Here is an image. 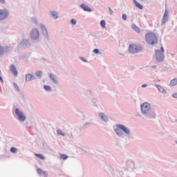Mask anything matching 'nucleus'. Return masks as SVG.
Returning a JSON list of instances; mask_svg holds the SVG:
<instances>
[{
  "mask_svg": "<svg viewBox=\"0 0 177 177\" xmlns=\"http://www.w3.org/2000/svg\"><path fill=\"white\" fill-rule=\"evenodd\" d=\"M132 28L133 30H134V31H136V32H138V33L140 32V29L136 25L133 24Z\"/></svg>",
  "mask_w": 177,
  "mask_h": 177,
  "instance_id": "obj_28",
  "label": "nucleus"
},
{
  "mask_svg": "<svg viewBox=\"0 0 177 177\" xmlns=\"http://www.w3.org/2000/svg\"><path fill=\"white\" fill-rule=\"evenodd\" d=\"M106 171L107 174L112 175V176H115V175H124L122 171H120L117 167H106Z\"/></svg>",
  "mask_w": 177,
  "mask_h": 177,
  "instance_id": "obj_4",
  "label": "nucleus"
},
{
  "mask_svg": "<svg viewBox=\"0 0 177 177\" xmlns=\"http://www.w3.org/2000/svg\"><path fill=\"white\" fill-rule=\"evenodd\" d=\"M143 50V47L142 46H138L135 44H130L129 46V52L131 55H136L140 53Z\"/></svg>",
  "mask_w": 177,
  "mask_h": 177,
  "instance_id": "obj_3",
  "label": "nucleus"
},
{
  "mask_svg": "<svg viewBox=\"0 0 177 177\" xmlns=\"http://www.w3.org/2000/svg\"><path fill=\"white\" fill-rule=\"evenodd\" d=\"M44 89H45L46 92H52V87L49 85H44Z\"/></svg>",
  "mask_w": 177,
  "mask_h": 177,
  "instance_id": "obj_27",
  "label": "nucleus"
},
{
  "mask_svg": "<svg viewBox=\"0 0 177 177\" xmlns=\"http://www.w3.org/2000/svg\"><path fill=\"white\" fill-rule=\"evenodd\" d=\"M10 71L14 77H17L19 75V71H17V68L15 64H11L9 66Z\"/></svg>",
  "mask_w": 177,
  "mask_h": 177,
  "instance_id": "obj_12",
  "label": "nucleus"
},
{
  "mask_svg": "<svg viewBox=\"0 0 177 177\" xmlns=\"http://www.w3.org/2000/svg\"><path fill=\"white\" fill-rule=\"evenodd\" d=\"M147 86H149L148 84H142V85L141 86V88H147Z\"/></svg>",
  "mask_w": 177,
  "mask_h": 177,
  "instance_id": "obj_43",
  "label": "nucleus"
},
{
  "mask_svg": "<svg viewBox=\"0 0 177 177\" xmlns=\"http://www.w3.org/2000/svg\"><path fill=\"white\" fill-rule=\"evenodd\" d=\"M146 39L148 44H150V45L157 44V36H156L154 33H147L146 35Z\"/></svg>",
  "mask_w": 177,
  "mask_h": 177,
  "instance_id": "obj_7",
  "label": "nucleus"
},
{
  "mask_svg": "<svg viewBox=\"0 0 177 177\" xmlns=\"http://www.w3.org/2000/svg\"><path fill=\"white\" fill-rule=\"evenodd\" d=\"M36 157L40 158L41 160H45V156L41 153H35Z\"/></svg>",
  "mask_w": 177,
  "mask_h": 177,
  "instance_id": "obj_31",
  "label": "nucleus"
},
{
  "mask_svg": "<svg viewBox=\"0 0 177 177\" xmlns=\"http://www.w3.org/2000/svg\"><path fill=\"white\" fill-rule=\"evenodd\" d=\"M133 160L131 159H127L125 162V165L127 168H129L130 169H132L133 168Z\"/></svg>",
  "mask_w": 177,
  "mask_h": 177,
  "instance_id": "obj_16",
  "label": "nucleus"
},
{
  "mask_svg": "<svg viewBox=\"0 0 177 177\" xmlns=\"http://www.w3.org/2000/svg\"><path fill=\"white\" fill-rule=\"evenodd\" d=\"M113 131L118 136V138H124L127 136L128 139L131 138V135H132V131L129 127L121 124H116L113 126Z\"/></svg>",
  "mask_w": 177,
  "mask_h": 177,
  "instance_id": "obj_2",
  "label": "nucleus"
},
{
  "mask_svg": "<svg viewBox=\"0 0 177 177\" xmlns=\"http://www.w3.org/2000/svg\"><path fill=\"white\" fill-rule=\"evenodd\" d=\"M140 113L138 116L142 120H154L157 117L156 111L151 109V104L149 102L141 104Z\"/></svg>",
  "mask_w": 177,
  "mask_h": 177,
  "instance_id": "obj_1",
  "label": "nucleus"
},
{
  "mask_svg": "<svg viewBox=\"0 0 177 177\" xmlns=\"http://www.w3.org/2000/svg\"><path fill=\"white\" fill-rule=\"evenodd\" d=\"M34 80H37V77L31 73H27L25 75V81L26 82H30V81H34Z\"/></svg>",
  "mask_w": 177,
  "mask_h": 177,
  "instance_id": "obj_14",
  "label": "nucleus"
},
{
  "mask_svg": "<svg viewBox=\"0 0 177 177\" xmlns=\"http://www.w3.org/2000/svg\"><path fill=\"white\" fill-rule=\"evenodd\" d=\"M100 26L102 27V28H106V21L102 20L100 21Z\"/></svg>",
  "mask_w": 177,
  "mask_h": 177,
  "instance_id": "obj_33",
  "label": "nucleus"
},
{
  "mask_svg": "<svg viewBox=\"0 0 177 177\" xmlns=\"http://www.w3.org/2000/svg\"><path fill=\"white\" fill-rule=\"evenodd\" d=\"M39 30L37 28H33L30 32V39L32 41H38L39 39Z\"/></svg>",
  "mask_w": 177,
  "mask_h": 177,
  "instance_id": "obj_6",
  "label": "nucleus"
},
{
  "mask_svg": "<svg viewBox=\"0 0 177 177\" xmlns=\"http://www.w3.org/2000/svg\"><path fill=\"white\" fill-rule=\"evenodd\" d=\"M157 67L156 65L152 66V68H156Z\"/></svg>",
  "mask_w": 177,
  "mask_h": 177,
  "instance_id": "obj_51",
  "label": "nucleus"
},
{
  "mask_svg": "<svg viewBox=\"0 0 177 177\" xmlns=\"http://www.w3.org/2000/svg\"><path fill=\"white\" fill-rule=\"evenodd\" d=\"M24 60L25 62H28V58H24Z\"/></svg>",
  "mask_w": 177,
  "mask_h": 177,
  "instance_id": "obj_48",
  "label": "nucleus"
},
{
  "mask_svg": "<svg viewBox=\"0 0 177 177\" xmlns=\"http://www.w3.org/2000/svg\"><path fill=\"white\" fill-rule=\"evenodd\" d=\"M3 53V48H2V46H0V55Z\"/></svg>",
  "mask_w": 177,
  "mask_h": 177,
  "instance_id": "obj_42",
  "label": "nucleus"
},
{
  "mask_svg": "<svg viewBox=\"0 0 177 177\" xmlns=\"http://www.w3.org/2000/svg\"><path fill=\"white\" fill-rule=\"evenodd\" d=\"M92 124V122H86V123H85L84 125H83V127H88V126H89V125H91Z\"/></svg>",
  "mask_w": 177,
  "mask_h": 177,
  "instance_id": "obj_39",
  "label": "nucleus"
},
{
  "mask_svg": "<svg viewBox=\"0 0 177 177\" xmlns=\"http://www.w3.org/2000/svg\"><path fill=\"white\" fill-rule=\"evenodd\" d=\"M68 158V156L66 154H62L60 156V160H67Z\"/></svg>",
  "mask_w": 177,
  "mask_h": 177,
  "instance_id": "obj_34",
  "label": "nucleus"
},
{
  "mask_svg": "<svg viewBox=\"0 0 177 177\" xmlns=\"http://www.w3.org/2000/svg\"><path fill=\"white\" fill-rule=\"evenodd\" d=\"M13 85H14V88H15V89H17V91H20V88H19V85H17V84L16 83H13Z\"/></svg>",
  "mask_w": 177,
  "mask_h": 177,
  "instance_id": "obj_37",
  "label": "nucleus"
},
{
  "mask_svg": "<svg viewBox=\"0 0 177 177\" xmlns=\"http://www.w3.org/2000/svg\"><path fill=\"white\" fill-rule=\"evenodd\" d=\"M80 8H82L84 12H92V8L85 3L81 4Z\"/></svg>",
  "mask_w": 177,
  "mask_h": 177,
  "instance_id": "obj_20",
  "label": "nucleus"
},
{
  "mask_svg": "<svg viewBox=\"0 0 177 177\" xmlns=\"http://www.w3.org/2000/svg\"><path fill=\"white\" fill-rule=\"evenodd\" d=\"M134 102L136 103V100H134Z\"/></svg>",
  "mask_w": 177,
  "mask_h": 177,
  "instance_id": "obj_52",
  "label": "nucleus"
},
{
  "mask_svg": "<svg viewBox=\"0 0 177 177\" xmlns=\"http://www.w3.org/2000/svg\"><path fill=\"white\" fill-rule=\"evenodd\" d=\"M1 3H5V0H0Z\"/></svg>",
  "mask_w": 177,
  "mask_h": 177,
  "instance_id": "obj_47",
  "label": "nucleus"
},
{
  "mask_svg": "<svg viewBox=\"0 0 177 177\" xmlns=\"http://www.w3.org/2000/svg\"><path fill=\"white\" fill-rule=\"evenodd\" d=\"M43 175H44L45 177H48V172L43 171Z\"/></svg>",
  "mask_w": 177,
  "mask_h": 177,
  "instance_id": "obj_44",
  "label": "nucleus"
},
{
  "mask_svg": "<svg viewBox=\"0 0 177 177\" xmlns=\"http://www.w3.org/2000/svg\"><path fill=\"white\" fill-rule=\"evenodd\" d=\"M82 150H83V151H86L88 150V148L84 147Z\"/></svg>",
  "mask_w": 177,
  "mask_h": 177,
  "instance_id": "obj_45",
  "label": "nucleus"
},
{
  "mask_svg": "<svg viewBox=\"0 0 177 177\" xmlns=\"http://www.w3.org/2000/svg\"><path fill=\"white\" fill-rule=\"evenodd\" d=\"M71 24H72V26H75L77 24V19H72L71 20Z\"/></svg>",
  "mask_w": 177,
  "mask_h": 177,
  "instance_id": "obj_35",
  "label": "nucleus"
},
{
  "mask_svg": "<svg viewBox=\"0 0 177 177\" xmlns=\"http://www.w3.org/2000/svg\"><path fill=\"white\" fill-rule=\"evenodd\" d=\"M10 151L11 153H13L14 154H16L17 153V151H19V149H17V148H16V147H11L10 149Z\"/></svg>",
  "mask_w": 177,
  "mask_h": 177,
  "instance_id": "obj_29",
  "label": "nucleus"
},
{
  "mask_svg": "<svg viewBox=\"0 0 177 177\" xmlns=\"http://www.w3.org/2000/svg\"><path fill=\"white\" fill-rule=\"evenodd\" d=\"M31 23L35 24V26H38V19L37 17H32L30 19Z\"/></svg>",
  "mask_w": 177,
  "mask_h": 177,
  "instance_id": "obj_25",
  "label": "nucleus"
},
{
  "mask_svg": "<svg viewBox=\"0 0 177 177\" xmlns=\"http://www.w3.org/2000/svg\"><path fill=\"white\" fill-rule=\"evenodd\" d=\"M0 81H1V82H3V80L2 79V77L0 75Z\"/></svg>",
  "mask_w": 177,
  "mask_h": 177,
  "instance_id": "obj_49",
  "label": "nucleus"
},
{
  "mask_svg": "<svg viewBox=\"0 0 177 177\" xmlns=\"http://www.w3.org/2000/svg\"><path fill=\"white\" fill-rule=\"evenodd\" d=\"M70 139H73V134H71V136H69Z\"/></svg>",
  "mask_w": 177,
  "mask_h": 177,
  "instance_id": "obj_50",
  "label": "nucleus"
},
{
  "mask_svg": "<svg viewBox=\"0 0 177 177\" xmlns=\"http://www.w3.org/2000/svg\"><path fill=\"white\" fill-rule=\"evenodd\" d=\"M172 97H174V99H177V93H174L172 95Z\"/></svg>",
  "mask_w": 177,
  "mask_h": 177,
  "instance_id": "obj_41",
  "label": "nucleus"
},
{
  "mask_svg": "<svg viewBox=\"0 0 177 177\" xmlns=\"http://www.w3.org/2000/svg\"><path fill=\"white\" fill-rule=\"evenodd\" d=\"M79 59L82 60V62H84V63H88V60L84 57H79Z\"/></svg>",
  "mask_w": 177,
  "mask_h": 177,
  "instance_id": "obj_36",
  "label": "nucleus"
},
{
  "mask_svg": "<svg viewBox=\"0 0 177 177\" xmlns=\"http://www.w3.org/2000/svg\"><path fill=\"white\" fill-rule=\"evenodd\" d=\"M98 116L104 122H109L110 121V119H109V116L103 112L98 113Z\"/></svg>",
  "mask_w": 177,
  "mask_h": 177,
  "instance_id": "obj_13",
  "label": "nucleus"
},
{
  "mask_svg": "<svg viewBox=\"0 0 177 177\" xmlns=\"http://www.w3.org/2000/svg\"><path fill=\"white\" fill-rule=\"evenodd\" d=\"M39 27L41 30L42 31V34L46 39V41H50V37L49 36V33H48V29H46V26L43 24H39Z\"/></svg>",
  "mask_w": 177,
  "mask_h": 177,
  "instance_id": "obj_9",
  "label": "nucleus"
},
{
  "mask_svg": "<svg viewBox=\"0 0 177 177\" xmlns=\"http://www.w3.org/2000/svg\"><path fill=\"white\" fill-rule=\"evenodd\" d=\"M57 135H60L61 136L63 137L66 136V133H63V131H62V130L60 129L57 130Z\"/></svg>",
  "mask_w": 177,
  "mask_h": 177,
  "instance_id": "obj_30",
  "label": "nucleus"
},
{
  "mask_svg": "<svg viewBox=\"0 0 177 177\" xmlns=\"http://www.w3.org/2000/svg\"><path fill=\"white\" fill-rule=\"evenodd\" d=\"M93 53L95 55H102V52H100V50L99 48H95L93 50Z\"/></svg>",
  "mask_w": 177,
  "mask_h": 177,
  "instance_id": "obj_32",
  "label": "nucleus"
},
{
  "mask_svg": "<svg viewBox=\"0 0 177 177\" xmlns=\"http://www.w3.org/2000/svg\"><path fill=\"white\" fill-rule=\"evenodd\" d=\"M31 43L29 39H24L19 44L20 48L26 49V48H31Z\"/></svg>",
  "mask_w": 177,
  "mask_h": 177,
  "instance_id": "obj_10",
  "label": "nucleus"
},
{
  "mask_svg": "<svg viewBox=\"0 0 177 177\" xmlns=\"http://www.w3.org/2000/svg\"><path fill=\"white\" fill-rule=\"evenodd\" d=\"M0 73H1V70H0Z\"/></svg>",
  "mask_w": 177,
  "mask_h": 177,
  "instance_id": "obj_53",
  "label": "nucleus"
},
{
  "mask_svg": "<svg viewBox=\"0 0 177 177\" xmlns=\"http://www.w3.org/2000/svg\"><path fill=\"white\" fill-rule=\"evenodd\" d=\"M177 85V78H174L171 80L169 83L170 88H174V86H176Z\"/></svg>",
  "mask_w": 177,
  "mask_h": 177,
  "instance_id": "obj_22",
  "label": "nucleus"
},
{
  "mask_svg": "<svg viewBox=\"0 0 177 177\" xmlns=\"http://www.w3.org/2000/svg\"><path fill=\"white\" fill-rule=\"evenodd\" d=\"M168 21V10H165L163 18L162 19V24L164 25Z\"/></svg>",
  "mask_w": 177,
  "mask_h": 177,
  "instance_id": "obj_18",
  "label": "nucleus"
},
{
  "mask_svg": "<svg viewBox=\"0 0 177 177\" xmlns=\"http://www.w3.org/2000/svg\"><path fill=\"white\" fill-rule=\"evenodd\" d=\"M15 113L18 118V121L20 122H24L26 120H27V117H26V115H24V113H23L19 108H16Z\"/></svg>",
  "mask_w": 177,
  "mask_h": 177,
  "instance_id": "obj_8",
  "label": "nucleus"
},
{
  "mask_svg": "<svg viewBox=\"0 0 177 177\" xmlns=\"http://www.w3.org/2000/svg\"><path fill=\"white\" fill-rule=\"evenodd\" d=\"M127 15L123 14L122 15V19L124 20V21H127Z\"/></svg>",
  "mask_w": 177,
  "mask_h": 177,
  "instance_id": "obj_38",
  "label": "nucleus"
},
{
  "mask_svg": "<svg viewBox=\"0 0 177 177\" xmlns=\"http://www.w3.org/2000/svg\"><path fill=\"white\" fill-rule=\"evenodd\" d=\"M142 168V165L139 162H133V168H131L132 171H135V169H140Z\"/></svg>",
  "mask_w": 177,
  "mask_h": 177,
  "instance_id": "obj_19",
  "label": "nucleus"
},
{
  "mask_svg": "<svg viewBox=\"0 0 177 177\" xmlns=\"http://www.w3.org/2000/svg\"><path fill=\"white\" fill-rule=\"evenodd\" d=\"M154 86L158 89V92L160 93H163V95H165L167 93V90L162 88L160 84H154Z\"/></svg>",
  "mask_w": 177,
  "mask_h": 177,
  "instance_id": "obj_17",
  "label": "nucleus"
},
{
  "mask_svg": "<svg viewBox=\"0 0 177 177\" xmlns=\"http://www.w3.org/2000/svg\"><path fill=\"white\" fill-rule=\"evenodd\" d=\"M35 74L39 80H41L42 77H44V72L42 71H37Z\"/></svg>",
  "mask_w": 177,
  "mask_h": 177,
  "instance_id": "obj_21",
  "label": "nucleus"
},
{
  "mask_svg": "<svg viewBox=\"0 0 177 177\" xmlns=\"http://www.w3.org/2000/svg\"><path fill=\"white\" fill-rule=\"evenodd\" d=\"M37 172H38L39 174H41V172H42V169H37Z\"/></svg>",
  "mask_w": 177,
  "mask_h": 177,
  "instance_id": "obj_46",
  "label": "nucleus"
},
{
  "mask_svg": "<svg viewBox=\"0 0 177 177\" xmlns=\"http://www.w3.org/2000/svg\"><path fill=\"white\" fill-rule=\"evenodd\" d=\"M109 13L110 15H113L114 13V12L113 11V10L111 9V8H109Z\"/></svg>",
  "mask_w": 177,
  "mask_h": 177,
  "instance_id": "obj_40",
  "label": "nucleus"
},
{
  "mask_svg": "<svg viewBox=\"0 0 177 177\" xmlns=\"http://www.w3.org/2000/svg\"><path fill=\"white\" fill-rule=\"evenodd\" d=\"M48 15L50 17H53L54 20L59 19V13L57 11H49Z\"/></svg>",
  "mask_w": 177,
  "mask_h": 177,
  "instance_id": "obj_15",
  "label": "nucleus"
},
{
  "mask_svg": "<svg viewBox=\"0 0 177 177\" xmlns=\"http://www.w3.org/2000/svg\"><path fill=\"white\" fill-rule=\"evenodd\" d=\"M9 16V11L6 9L0 10V21L5 20Z\"/></svg>",
  "mask_w": 177,
  "mask_h": 177,
  "instance_id": "obj_11",
  "label": "nucleus"
},
{
  "mask_svg": "<svg viewBox=\"0 0 177 177\" xmlns=\"http://www.w3.org/2000/svg\"><path fill=\"white\" fill-rule=\"evenodd\" d=\"M10 52H12L11 46H6V47H4V48H3V53H9Z\"/></svg>",
  "mask_w": 177,
  "mask_h": 177,
  "instance_id": "obj_24",
  "label": "nucleus"
},
{
  "mask_svg": "<svg viewBox=\"0 0 177 177\" xmlns=\"http://www.w3.org/2000/svg\"><path fill=\"white\" fill-rule=\"evenodd\" d=\"M133 3L137 8H138V9H140L141 10L143 9V6L140 5V3H139V2H138L136 0H133Z\"/></svg>",
  "mask_w": 177,
  "mask_h": 177,
  "instance_id": "obj_26",
  "label": "nucleus"
},
{
  "mask_svg": "<svg viewBox=\"0 0 177 177\" xmlns=\"http://www.w3.org/2000/svg\"><path fill=\"white\" fill-rule=\"evenodd\" d=\"M165 50H164V47H161L160 50H158L156 51L155 59L158 63H162L164 62V53Z\"/></svg>",
  "mask_w": 177,
  "mask_h": 177,
  "instance_id": "obj_5",
  "label": "nucleus"
},
{
  "mask_svg": "<svg viewBox=\"0 0 177 177\" xmlns=\"http://www.w3.org/2000/svg\"><path fill=\"white\" fill-rule=\"evenodd\" d=\"M50 80L53 82V84H57V77H55V75H53L52 73L49 74Z\"/></svg>",
  "mask_w": 177,
  "mask_h": 177,
  "instance_id": "obj_23",
  "label": "nucleus"
}]
</instances>
